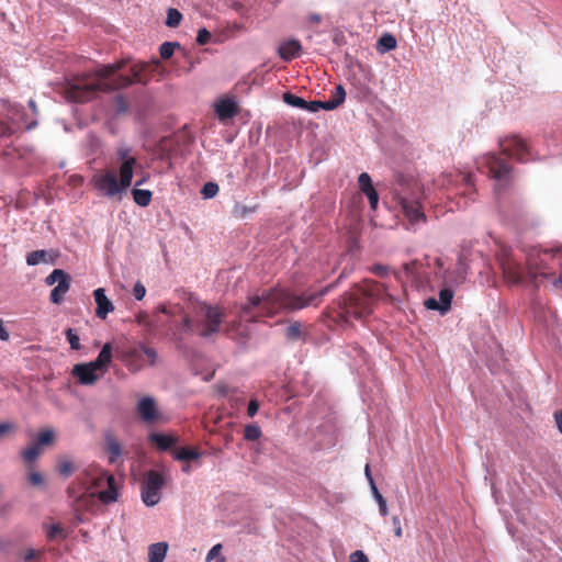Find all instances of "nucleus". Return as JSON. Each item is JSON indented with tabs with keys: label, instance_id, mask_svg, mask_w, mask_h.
Here are the masks:
<instances>
[{
	"label": "nucleus",
	"instance_id": "obj_57",
	"mask_svg": "<svg viewBox=\"0 0 562 562\" xmlns=\"http://www.w3.org/2000/svg\"><path fill=\"white\" fill-rule=\"evenodd\" d=\"M258 409H259V404H258V402H257L256 400H251V401L249 402V404H248L247 415H248L249 417H254V416L257 414Z\"/></svg>",
	"mask_w": 562,
	"mask_h": 562
},
{
	"label": "nucleus",
	"instance_id": "obj_50",
	"mask_svg": "<svg viewBox=\"0 0 562 562\" xmlns=\"http://www.w3.org/2000/svg\"><path fill=\"white\" fill-rule=\"evenodd\" d=\"M133 294H134L135 299L138 301L144 299V296L146 294V289L139 281H137L135 283L134 289H133Z\"/></svg>",
	"mask_w": 562,
	"mask_h": 562
},
{
	"label": "nucleus",
	"instance_id": "obj_10",
	"mask_svg": "<svg viewBox=\"0 0 562 562\" xmlns=\"http://www.w3.org/2000/svg\"><path fill=\"white\" fill-rule=\"evenodd\" d=\"M502 155L514 157L518 161L525 162L529 159L530 151L526 142L516 135L507 136L499 142Z\"/></svg>",
	"mask_w": 562,
	"mask_h": 562
},
{
	"label": "nucleus",
	"instance_id": "obj_24",
	"mask_svg": "<svg viewBox=\"0 0 562 562\" xmlns=\"http://www.w3.org/2000/svg\"><path fill=\"white\" fill-rule=\"evenodd\" d=\"M202 453L196 448L182 447L175 451V459L178 461L196 460Z\"/></svg>",
	"mask_w": 562,
	"mask_h": 562
},
{
	"label": "nucleus",
	"instance_id": "obj_52",
	"mask_svg": "<svg viewBox=\"0 0 562 562\" xmlns=\"http://www.w3.org/2000/svg\"><path fill=\"white\" fill-rule=\"evenodd\" d=\"M350 562H369L368 557L361 550H357L350 554Z\"/></svg>",
	"mask_w": 562,
	"mask_h": 562
},
{
	"label": "nucleus",
	"instance_id": "obj_36",
	"mask_svg": "<svg viewBox=\"0 0 562 562\" xmlns=\"http://www.w3.org/2000/svg\"><path fill=\"white\" fill-rule=\"evenodd\" d=\"M462 182H463V184H464V186H465V188H467V190H464V191L462 192V194H463L464 196H468L469 199H472V200H473L472 195H473V194H474V192H475V190H474V188H473V186H474L473 176H472L471 173L464 175V176L462 177Z\"/></svg>",
	"mask_w": 562,
	"mask_h": 562
},
{
	"label": "nucleus",
	"instance_id": "obj_46",
	"mask_svg": "<svg viewBox=\"0 0 562 562\" xmlns=\"http://www.w3.org/2000/svg\"><path fill=\"white\" fill-rule=\"evenodd\" d=\"M327 100L326 101H306V106H304V110H307L310 112H317L318 110L323 109L327 111Z\"/></svg>",
	"mask_w": 562,
	"mask_h": 562
},
{
	"label": "nucleus",
	"instance_id": "obj_62",
	"mask_svg": "<svg viewBox=\"0 0 562 562\" xmlns=\"http://www.w3.org/2000/svg\"><path fill=\"white\" fill-rule=\"evenodd\" d=\"M554 420L559 431L562 434V411L554 412Z\"/></svg>",
	"mask_w": 562,
	"mask_h": 562
},
{
	"label": "nucleus",
	"instance_id": "obj_14",
	"mask_svg": "<svg viewBox=\"0 0 562 562\" xmlns=\"http://www.w3.org/2000/svg\"><path fill=\"white\" fill-rule=\"evenodd\" d=\"M137 413L142 420L148 424L155 423L159 416L157 404L150 396H145L138 402Z\"/></svg>",
	"mask_w": 562,
	"mask_h": 562
},
{
	"label": "nucleus",
	"instance_id": "obj_22",
	"mask_svg": "<svg viewBox=\"0 0 562 562\" xmlns=\"http://www.w3.org/2000/svg\"><path fill=\"white\" fill-rule=\"evenodd\" d=\"M346 99V91L341 85L336 86L334 93L331 97L327 100V111H331L337 109L339 105H341L345 102Z\"/></svg>",
	"mask_w": 562,
	"mask_h": 562
},
{
	"label": "nucleus",
	"instance_id": "obj_43",
	"mask_svg": "<svg viewBox=\"0 0 562 562\" xmlns=\"http://www.w3.org/2000/svg\"><path fill=\"white\" fill-rule=\"evenodd\" d=\"M218 192V186L214 182H206L202 188V195L204 199L214 198Z\"/></svg>",
	"mask_w": 562,
	"mask_h": 562
},
{
	"label": "nucleus",
	"instance_id": "obj_33",
	"mask_svg": "<svg viewBox=\"0 0 562 562\" xmlns=\"http://www.w3.org/2000/svg\"><path fill=\"white\" fill-rule=\"evenodd\" d=\"M283 101L289 105L300 108L303 110L304 106H306V101L303 98L292 94L290 92L283 94Z\"/></svg>",
	"mask_w": 562,
	"mask_h": 562
},
{
	"label": "nucleus",
	"instance_id": "obj_5",
	"mask_svg": "<svg viewBox=\"0 0 562 562\" xmlns=\"http://www.w3.org/2000/svg\"><path fill=\"white\" fill-rule=\"evenodd\" d=\"M135 165L136 158L126 159L120 167V180H117L114 170L105 169L94 173L91 183L103 195L109 198L115 196L131 187Z\"/></svg>",
	"mask_w": 562,
	"mask_h": 562
},
{
	"label": "nucleus",
	"instance_id": "obj_20",
	"mask_svg": "<svg viewBox=\"0 0 562 562\" xmlns=\"http://www.w3.org/2000/svg\"><path fill=\"white\" fill-rule=\"evenodd\" d=\"M105 450L110 454V463H114L122 454V447L120 441L111 434L105 436Z\"/></svg>",
	"mask_w": 562,
	"mask_h": 562
},
{
	"label": "nucleus",
	"instance_id": "obj_7",
	"mask_svg": "<svg viewBox=\"0 0 562 562\" xmlns=\"http://www.w3.org/2000/svg\"><path fill=\"white\" fill-rule=\"evenodd\" d=\"M112 357V345L106 342L95 360L76 364L71 373L80 384L93 385L108 371Z\"/></svg>",
	"mask_w": 562,
	"mask_h": 562
},
{
	"label": "nucleus",
	"instance_id": "obj_25",
	"mask_svg": "<svg viewBox=\"0 0 562 562\" xmlns=\"http://www.w3.org/2000/svg\"><path fill=\"white\" fill-rule=\"evenodd\" d=\"M453 299V291L449 288H445L439 292V304L441 307V314H446L450 307Z\"/></svg>",
	"mask_w": 562,
	"mask_h": 562
},
{
	"label": "nucleus",
	"instance_id": "obj_42",
	"mask_svg": "<svg viewBox=\"0 0 562 562\" xmlns=\"http://www.w3.org/2000/svg\"><path fill=\"white\" fill-rule=\"evenodd\" d=\"M75 470L72 462L68 459H63L58 463V472L64 476H69Z\"/></svg>",
	"mask_w": 562,
	"mask_h": 562
},
{
	"label": "nucleus",
	"instance_id": "obj_40",
	"mask_svg": "<svg viewBox=\"0 0 562 562\" xmlns=\"http://www.w3.org/2000/svg\"><path fill=\"white\" fill-rule=\"evenodd\" d=\"M65 335L72 350H79L81 348L79 336L71 328H68Z\"/></svg>",
	"mask_w": 562,
	"mask_h": 562
},
{
	"label": "nucleus",
	"instance_id": "obj_17",
	"mask_svg": "<svg viewBox=\"0 0 562 562\" xmlns=\"http://www.w3.org/2000/svg\"><path fill=\"white\" fill-rule=\"evenodd\" d=\"M220 120L224 121L234 117L238 113L237 103L232 99H222L215 106Z\"/></svg>",
	"mask_w": 562,
	"mask_h": 562
},
{
	"label": "nucleus",
	"instance_id": "obj_21",
	"mask_svg": "<svg viewBox=\"0 0 562 562\" xmlns=\"http://www.w3.org/2000/svg\"><path fill=\"white\" fill-rule=\"evenodd\" d=\"M168 550L166 542H157L148 548V562H164Z\"/></svg>",
	"mask_w": 562,
	"mask_h": 562
},
{
	"label": "nucleus",
	"instance_id": "obj_55",
	"mask_svg": "<svg viewBox=\"0 0 562 562\" xmlns=\"http://www.w3.org/2000/svg\"><path fill=\"white\" fill-rule=\"evenodd\" d=\"M392 524H393V528H394V533L397 538H402L403 536V530H402V526H401V520H400V517L398 516H394L392 518Z\"/></svg>",
	"mask_w": 562,
	"mask_h": 562
},
{
	"label": "nucleus",
	"instance_id": "obj_32",
	"mask_svg": "<svg viewBox=\"0 0 562 562\" xmlns=\"http://www.w3.org/2000/svg\"><path fill=\"white\" fill-rule=\"evenodd\" d=\"M181 19V13L177 9L170 8L167 11L166 25L169 27H177L180 24Z\"/></svg>",
	"mask_w": 562,
	"mask_h": 562
},
{
	"label": "nucleus",
	"instance_id": "obj_26",
	"mask_svg": "<svg viewBox=\"0 0 562 562\" xmlns=\"http://www.w3.org/2000/svg\"><path fill=\"white\" fill-rule=\"evenodd\" d=\"M396 45L397 43L395 37L390 33L383 34L378 41V48L381 52H389L395 49Z\"/></svg>",
	"mask_w": 562,
	"mask_h": 562
},
{
	"label": "nucleus",
	"instance_id": "obj_35",
	"mask_svg": "<svg viewBox=\"0 0 562 562\" xmlns=\"http://www.w3.org/2000/svg\"><path fill=\"white\" fill-rule=\"evenodd\" d=\"M285 337L289 340H297L302 337V329L300 323H293L285 329Z\"/></svg>",
	"mask_w": 562,
	"mask_h": 562
},
{
	"label": "nucleus",
	"instance_id": "obj_23",
	"mask_svg": "<svg viewBox=\"0 0 562 562\" xmlns=\"http://www.w3.org/2000/svg\"><path fill=\"white\" fill-rule=\"evenodd\" d=\"M132 195L134 202L142 207L148 206L153 198L151 191L138 188L132 190Z\"/></svg>",
	"mask_w": 562,
	"mask_h": 562
},
{
	"label": "nucleus",
	"instance_id": "obj_49",
	"mask_svg": "<svg viewBox=\"0 0 562 562\" xmlns=\"http://www.w3.org/2000/svg\"><path fill=\"white\" fill-rule=\"evenodd\" d=\"M370 271L376 274L378 277L383 278L389 274L390 268L387 266L376 263L370 268Z\"/></svg>",
	"mask_w": 562,
	"mask_h": 562
},
{
	"label": "nucleus",
	"instance_id": "obj_6",
	"mask_svg": "<svg viewBox=\"0 0 562 562\" xmlns=\"http://www.w3.org/2000/svg\"><path fill=\"white\" fill-rule=\"evenodd\" d=\"M499 265L503 276L507 282L512 284H519L527 276L531 281L536 280L538 276H547L544 272L546 266L542 259L538 262L532 256L527 258V272L521 263L517 261L510 251L504 249L499 257Z\"/></svg>",
	"mask_w": 562,
	"mask_h": 562
},
{
	"label": "nucleus",
	"instance_id": "obj_41",
	"mask_svg": "<svg viewBox=\"0 0 562 562\" xmlns=\"http://www.w3.org/2000/svg\"><path fill=\"white\" fill-rule=\"evenodd\" d=\"M68 273L61 269H55L50 274H48L45 279L46 284L53 285L56 282L58 283L60 279H64Z\"/></svg>",
	"mask_w": 562,
	"mask_h": 562
},
{
	"label": "nucleus",
	"instance_id": "obj_37",
	"mask_svg": "<svg viewBox=\"0 0 562 562\" xmlns=\"http://www.w3.org/2000/svg\"><path fill=\"white\" fill-rule=\"evenodd\" d=\"M359 188L363 193H367L374 189L370 176L367 172H362L358 179Z\"/></svg>",
	"mask_w": 562,
	"mask_h": 562
},
{
	"label": "nucleus",
	"instance_id": "obj_29",
	"mask_svg": "<svg viewBox=\"0 0 562 562\" xmlns=\"http://www.w3.org/2000/svg\"><path fill=\"white\" fill-rule=\"evenodd\" d=\"M261 435V428L256 424L247 425L244 431V438L248 441L258 440Z\"/></svg>",
	"mask_w": 562,
	"mask_h": 562
},
{
	"label": "nucleus",
	"instance_id": "obj_44",
	"mask_svg": "<svg viewBox=\"0 0 562 562\" xmlns=\"http://www.w3.org/2000/svg\"><path fill=\"white\" fill-rule=\"evenodd\" d=\"M221 551H222L221 543L213 546L212 549L207 552V555L205 559L206 562H211L214 559H218L220 562H224L225 558L223 555H221Z\"/></svg>",
	"mask_w": 562,
	"mask_h": 562
},
{
	"label": "nucleus",
	"instance_id": "obj_15",
	"mask_svg": "<svg viewBox=\"0 0 562 562\" xmlns=\"http://www.w3.org/2000/svg\"><path fill=\"white\" fill-rule=\"evenodd\" d=\"M93 296L97 303L95 315L101 319H105L108 314L114 311L113 303L106 297L105 291L102 288L94 290Z\"/></svg>",
	"mask_w": 562,
	"mask_h": 562
},
{
	"label": "nucleus",
	"instance_id": "obj_48",
	"mask_svg": "<svg viewBox=\"0 0 562 562\" xmlns=\"http://www.w3.org/2000/svg\"><path fill=\"white\" fill-rule=\"evenodd\" d=\"M211 33L206 29H200L196 36V42L200 45H206L211 41Z\"/></svg>",
	"mask_w": 562,
	"mask_h": 562
},
{
	"label": "nucleus",
	"instance_id": "obj_18",
	"mask_svg": "<svg viewBox=\"0 0 562 562\" xmlns=\"http://www.w3.org/2000/svg\"><path fill=\"white\" fill-rule=\"evenodd\" d=\"M71 277L68 274L64 279H60L58 284L50 292V301L54 304H60L65 295L70 289Z\"/></svg>",
	"mask_w": 562,
	"mask_h": 562
},
{
	"label": "nucleus",
	"instance_id": "obj_9",
	"mask_svg": "<svg viewBox=\"0 0 562 562\" xmlns=\"http://www.w3.org/2000/svg\"><path fill=\"white\" fill-rule=\"evenodd\" d=\"M165 484L161 473L150 470L142 485V499L147 506H154L160 501V490Z\"/></svg>",
	"mask_w": 562,
	"mask_h": 562
},
{
	"label": "nucleus",
	"instance_id": "obj_38",
	"mask_svg": "<svg viewBox=\"0 0 562 562\" xmlns=\"http://www.w3.org/2000/svg\"><path fill=\"white\" fill-rule=\"evenodd\" d=\"M54 440V432L52 430H43L38 434L36 445L42 446L50 445Z\"/></svg>",
	"mask_w": 562,
	"mask_h": 562
},
{
	"label": "nucleus",
	"instance_id": "obj_34",
	"mask_svg": "<svg viewBox=\"0 0 562 562\" xmlns=\"http://www.w3.org/2000/svg\"><path fill=\"white\" fill-rule=\"evenodd\" d=\"M371 491H372V494H373L375 501L378 502L379 512H380L381 516L385 517L387 515V513H389L385 498L379 492L376 485H373Z\"/></svg>",
	"mask_w": 562,
	"mask_h": 562
},
{
	"label": "nucleus",
	"instance_id": "obj_19",
	"mask_svg": "<svg viewBox=\"0 0 562 562\" xmlns=\"http://www.w3.org/2000/svg\"><path fill=\"white\" fill-rule=\"evenodd\" d=\"M177 437L170 435L157 432H153L149 435V441L155 443L157 448L161 451L169 450L177 442Z\"/></svg>",
	"mask_w": 562,
	"mask_h": 562
},
{
	"label": "nucleus",
	"instance_id": "obj_39",
	"mask_svg": "<svg viewBox=\"0 0 562 562\" xmlns=\"http://www.w3.org/2000/svg\"><path fill=\"white\" fill-rule=\"evenodd\" d=\"M136 323L140 326H144L148 331H151L155 328V324L149 318V315L145 312L136 315Z\"/></svg>",
	"mask_w": 562,
	"mask_h": 562
},
{
	"label": "nucleus",
	"instance_id": "obj_11",
	"mask_svg": "<svg viewBox=\"0 0 562 562\" xmlns=\"http://www.w3.org/2000/svg\"><path fill=\"white\" fill-rule=\"evenodd\" d=\"M481 165L487 168L488 176L495 180H507L513 170L508 161L496 154H487Z\"/></svg>",
	"mask_w": 562,
	"mask_h": 562
},
{
	"label": "nucleus",
	"instance_id": "obj_1",
	"mask_svg": "<svg viewBox=\"0 0 562 562\" xmlns=\"http://www.w3.org/2000/svg\"><path fill=\"white\" fill-rule=\"evenodd\" d=\"M127 64L122 59L102 65L90 72L74 76L60 86L58 92L69 102L85 103L94 99L100 92L109 93L126 88L133 83L146 85L160 67L158 59L138 63L131 67V75H117Z\"/></svg>",
	"mask_w": 562,
	"mask_h": 562
},
{
	"label": "nucleus",
	"instance_id": "obj_58",
	"mask_svg": "<svg viewBox=\"0 0 562 562\" xmlns=\"http://www.w3.org/2000/svg\"><path fill=\"white\" fill-rule=\"evenodd\" d=\"M29 481L33 484V485H41L43 483V476L41 473L38 472H32L30 473L29 475Z\"/></svg>",
	"mask_w": 562,
	"mask_h": 562
},
{
	"label": "nucleus",
	"instance_id": "obj_63",
	"mask_svg": "<svg viewBox=\"0 0 562 562\" xmlns=\"http://www.w3.org/2000/svg\"><path fill=\"white\" fill-rule=\"evenodd\" d=\"M9 337L10 335L8 330L3 327L2 321L0 319V340L8 341Z\"/></svg>",
	"mask_w": 562,
	"mask_h": 562
},
{
	"label": "nucleus",
	"instance_id": "obj_45",
	"mask_svg": "<svg viewBox=\"0 0 562 562\" xmlns=\"http://www.w3.org/2000/svg\"><path fill=\"white\" fill-rule=\"evenodd\" d=\"M182 325H183V328L186 329V331H188V333H196L195 313L193 312V317H190L188 315L183 316Z\"/></svg>",
	"mask_w": 562,
	"mask_h": 562
},
{
	"label": "nucleus",
	"instance_id": "obj_31",
	"mask_svg": "<svg viewBox=\"0 0 562 562\" xmlns=\"http://www.w3.org/2000/svg\"><path fill=\"white\" fill-rule=\"evenodd\" d=\"M47 252L45 250H35L26 256V263L29 266H36L41 262L46 261Z\"/></svg>",
	"mask_w": 562,
	"mask_h": 562
},
{
	"label": "nucleus",
	"instance_id": "obj_59",
	"mask_svg": "<svg viewBox=\"0 0 562 562\" xmlns=\"http://www.w3.org/2000/svg\"><path fill=\"white\" fill-rule=\"evenodd\" d=\"M417 267V261H411L403 263V270L406 272L407 276H412L415 272V269Z\"/></svg>",
	"mask_w": 562,
	"mask_h": 562
},
{
	"label": "nucleus",
	"instance_id": "obj_60",
	"mask_svg": "<svg viewBox=\"0 0 562 562\" xmlns=\"http://www.w3.org/2000/svg\"><path fill=\"white\" fill-rule=\"evenodd\" d=\"M13 134V130L10 125L7 123L1 122L0 123V136L7 137Z\"/></svg>",
	"mask_w": 562,
	"mask_h": 562
},
{
	"label": "nucleus",
	"instance_id": "obj_61",
	"mask_svg": "<svg viewBox=\"0 0 562 562\" xmlns=\"http://www.w3.org/2000/svg\"><path fill=\"white\" fill-rule=\"evenodd\" d=\"M14 428V426L10 423H2L0 424V438L7 434V432H10L12 431Z\"/></svg>",
	"mask_w": 562,
	"mask_h": 562
},
{
	"label": "nucleus",
	"instance_id": "obj_12",
	"mask_svg": "<svg viewBox=\"0 0 562 562\" xmlns=\"http://www.w3.org/2000/svg\"><path fill=\"white\" fill-rule=\"evenodd\" d=\"M116 357L124 363L127 370L136 373L143 369V355L140 345L138 347H128L115 349Z\"/></svg>",
	"mask_w": 562,
	"mask_h": 562
},
{
	"label": "nucleus",
	"instance_id": "obj_54",
	"mask_svg": "<svg viewBox=\"0 0 562 562\" xmlns=\"http://www.w3.org/2000/svg\"><path fill=\"white\" fill-rule=\"evenodd\" d=\"M424 305H425L428 310H431V311H439V312L441 313L440 304H439V302H438L436 299H434V297H429V299L425 300Z\"/></svg>",
	"mask_w": 562,
	"mask_h": 562
},
{
	"label": "nucleus",
	"instance_id": "obj_3",
	"mask_svg": "<svg viewBox=\"0 0 562 562\" xmlns=\"http://www.w3.org/2000/svg\"><path fill=\"white\" fill-rule=\"evenodd\" d=\"M393 302L387 286L373 280L355 284L340 299L334 301L324 312V316L336 325L350 324L353 319L362 321L370 316L376 301Z\"/></svg>",
	"mask_w": 562,
	"mask_h": 562
},
{
	"label": "nucleus",
	"instance_id": "obj_51",
	"mask_svg": "<svg viewBox=\"0 0 562 562\" xmlns=\"http://www.w3.org/2000/svg\"><path fill=\"white\" fill-rule=\"evenodd\" d=\"M115 108L119 113H124L127 110V102L125 101L124 97L119 94L115 97Z\"/></svg>",
	"mask_w": 562,
	"mask_h": 562
},
{
	"label": "nucleus",
	"instance_id": "obj_4",
	"mask_svg": "<svg viewBox=\"0 0 562 562\" xmlns=\"http://www.w3.org/2000/svg\"><path fill=\"white\" fill-rule=\"evenodd\" d=\"M79 484L81 485L83 492L78 494L74 486L68 487V494L71 498H75L77 502L82 501L86 497L93 498L94 493L90 492L93 487L101 486L104 482L108 484V488L98 493V498L103 504H110L117 499V492L115 487V479L113 475H110L102 471L98 467H89L86 469L78 477Z\"/></svg>",
	"mask_w": 562,
	"mask_h": 562
},
{
	"label": "nucleus",
	"instance_id": "obj_47",
	"mask_svg": "<svg viewBox=\"0 0 562 562\" xmlns=\"http://www.w3.org/2000/svg\"><path fill=\"white\" fill-rule=\"evenodd\" d=\"M140 349L142 355H145L147 357L149 364H155L157 360V351L154 348L147 347L144 344H140Z\"/></svg>",
	"mask_w": 562,
	"mask_h": 562
},
{
	"label": "nucleus",
	"instance_id": "obj_2",
	"mask_svg": "<svg viewBox=\"0 0 562 562\" xmlns=\"http://www.w3.org/2000/svg\"><path fill=\"white\" fill-rule=\"evenodd\" d=\"M335 284H329L318 292L296 295L289 290L273 288L261 295H251L238 312V319L232 323L235 329L241 322H257L261 317H271L281 311L293 312L306 306H317Z\"/></svg>",
	"mask_w": 562,
	"mask_h": 562
},
{
	"label": "nucleus",
	"instance_id": "obj_8",
	"mask_svg": "<svg viewBox=\"0 0 562 562\" xmlns=\"http://www.w3.org/2000/svg\"><path fill=\"white\" fill-rule=\"evenodd\" d=\"M196 318V334L207 338L220 331L226 315L217 305L199 303L194 306Z\"/></svg>",
	"mask_w": 562,
	"mask_h": 562
},
{
	"label": "nucleus",
	"instance_id": "obj_64",
	"mask_svg": "<svg viewBox=\"0 0 562 562\" xmlns=\"http://www.w3.org/2000/svg\"><path fill=\"white\" fill-rule=\"evenodd\" d=\"M307 20L308 22H311L312 24H319L322 22V16L321 14L318 13H311L308 16H307Z\"/></svg>",
	"mask_w": 562,
	"mask_h": 562
},
{
	"label": "nucleus",
	"instance_id": "obj_56",
	"mask_svg": "<svg viewBox=\"0 0 562 562\" xmlns=\"http://www.w3.org/2000/svg\"><path fill=\"white\" fill-rule=\"evenodd\" d=\"M63 532V527L59 524L50 526L47 531V537L53 539Z\"/></svg>",
	"mask_w": 562,
	"mask_h": 562
},
{
	"label": "nucleus",
	"instance_id": "obj_27",
	"mask_svg": "<svg viewBox=\"0 0 562 562\" xmlns=\"http://www.w3.org/2000/svg\"><path fill=\"white\" fill-rule=\"evenodd\" d=\"M42 453V448L33 443L21 452L22 459L26 463H33Z\"/></svg>",
	"mask_w": 562,
	"mask_h": 562
},
{
	"label": "nucleus",
	"instance_id": "obj_53",
	"mask_svg": "<svg viewBox=\"0 0 562 562\" xmlns=\"http://www.w3.org/2000/svg\"><path fill=\"white\" fill-rule=\"evenodd\" d=\"M368 199H369V203H370V206L371 209H376L378 206V202H379V195H378V192L375 191V189L364 193Z\"/></svg>",
	"mask_w": 562,
	"mask_h": 562
},
{
	"label": "nucleus",
	"instance_id": "obj_28",
	"mask_svg": "<svg viewBox=\"0 0 562 562\" xmlns=\"http://www.w3.org/2000/svg\"><path fill=\"white\" fill-rule=\"evenodd\" d=\"M559 254H561V260L559 262V266L561 268V272H560L559 277L553 280V286L557 288V289L562 290V247L546 249V250L542 251L543 256L552 255L553 257H555Z\"/></svg>",
	"mask_w": 562,
	"mask_h": 562
},
{
	"label": "nucleus",
	"instance_id": "obj_30",
	"mask_svg": "<svg viewBox=\"0 0 562 562\" xmlns=\"http://www.w3.org/2000/svg\"><path fill=\"white\" fill-rule=\"evenodd\" d=\"M179 47H180L179 43H172V42L162 43L159 47L160 57L162 59H169L173 55L175 49L179 48Z\"/></svg>",
	"mask_w": 562,
	"mask_h": 562
},
{
	"label": "nucleus",
	"instance_id": "obj_16",
	"mask_svg": "<svg viewBox=\"0 0 562 562\" xmlns=\"http://www.w3.org/2000/svg\"><path fill=\"white\" fill-rule=\"evenodd\" d=\"M302 50L301 43L296 40H289L280 44L278 54L281 59L290 61L300 56Z\"/></svg>",
	"mask_w": 562,
	"mask_h": 562
},
{
	"label": "nucleus",
	"instance_id": "obj_13",
	"mask_svg": "<svg viewBox=\"0 0 562 562\" xmlns=\"http://www.w3.org/2000/svg\"><path fill=\"white\" fill-rule=\"evenodd\" d=\"M398 203L411 223L426 222V216L417 198L401 194L398 195Z\"/></svg>",
	"mask_w": 562,
	"mask_h": 562
}]
</instances>
